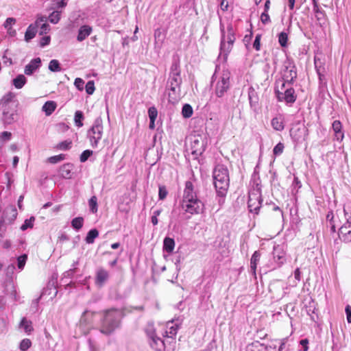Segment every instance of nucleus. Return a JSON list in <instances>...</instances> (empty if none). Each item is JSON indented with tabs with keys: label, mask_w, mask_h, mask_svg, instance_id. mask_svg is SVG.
<instances>
[{
	"label": "nucleus",
	"mask_w": 351,
	"mask_h": 351,
	"mask_svg": "<svg viewBox=\"0 0 351 351\" xmlns=\"http://www.w3.org/2000/svg\"><path fill=\"white\" fill-rule=\"evenodd\" d=\"M213 185L217 195L223 199L230 186V176L228 167L223 164H217L213 170Z\"/></svg>",
	"instance_id": "obj_3"
},
{
	"label": "nucleus",
	"mask_w": 351,
	"mask_h": 351,
	"mask_svg": "<svg viewBox=\"0 0 351 351\" xmlns=\"http://www.w3.org/2000/svg\"><path fill=\"white\" fill-rule=\"evenodd\" d=\"M85 88H86V92L87 93V94L92 95L94 93L95 89L94 82L92 80L88 81L86 84Z\"/></svg>",
	"instance_id": "obj_49"
},
{
	"label": "nucleus",
	"mask_w": 351,
	"mask_h": 351,
	"mask_svg": "<svg viewBox=\"0 0 351 351\" xmlns=\"http://www.w3.org/2000/svg\"><path fill=\"white\" fill-rule=\"evenodd\" d=\"M293 84H289L285 80H283L282 78L276 82L275 87V94L276 97H278L279 93H283L287 87L291 86Z\"/></svg>",
	"instance_id": "obj_24"
},
{
	"label": "nucleus",
	"mask_w": 351,
	"mask_h": 351,
	"mask_svg": "<svg viewBox=\"0 0 351 351\" xmlns=\"http://www.w3.org/2000/svg\"><path fill=\"white\" fill-rule=\"evenodd\" d=\"M26 82L27 79L25 77V75L22 74L17 75L16 77L12 80V84L17 89L23 88V86L26 84Z\"/></svg>",
	"instance_id": "obj_32"
},
{
	"label": "nucleus",
	"mask_w": 351,
	"mask_h": 351,
	"mask_svg": "<svg viewBox=\"0 0 351 351\" xmlns=\"http://www.w3.org/2000/svg\"><path fill=\"white\" fill-rule=\"evenodd\" d=\"M12 134L10 132H3L0 134V147L3 145V143L9 141L11 138Z\"/></svg>",
	"instance_id": "obj_48"
},
{
	"label": "nucleus",
	"mask_w": 351,
	"mask_h": 351,
	"mask_svg": "<svg viewBox=\"0 0 351 351\" xmlns=\"http://www.w3.org/2000/svg\"><path fill=\"white\" fill-rule=\"evenodd\" d=\"M95 312L90 311H85L80 319V323L82 324L88 325L92 323Z\"/></svg>",
	"instance_id": "obj_29"
},
{
	"label": "nucleus",
	"mask_w": 351,
	"mask_h": 351,
	"mask_svg": "<svg viewBox=\"0 0 351 351\" xmlns=\"http://www.w3.org/2000/svg\"><path fill=\"white\" fill-rule=\"evenodd\" d=\"M74 84L78 90H82L84 88V82L82 79L77 77L75 80Z\"/></svg>",
	"instance_id": "obj_57"
},
{
	"label": "nucleus",
	"mask_w": 351,
	"mask_h": 351,
	"mask_svg": "<svg viewBox=\"0 0 351 351\" xmlns=\"http://www.w3.org/2000/svg\"><path fill=\"white\" fill-rule=\"evenodd\" d=\"M108 272L106 270L104 269H98L96 274V284L99 286H102L108 280Z\"/></svg>",
	"instance_id": "obj_22"
},
{
	"label": "nucleus",
	"mask_w": 351,
	"mask_h": 351,
	"mask_svg": "<svg viewBox=\"0 0 351 351\" xmlns=\"http://www.w3.org/2000/svg\"><path fill=\"white\" fill-rule=\"evenodd\" d=\"M261 34H257L255 37L254 41L253 43V47L256 50L259 51L261 49Z\"/></svg>",
	"instance_id": "obj_56"
},
{
	"label": "nucleus",
	"mask_w": 351,
	"mask_h": 351,
	"mask_svg": "<svg viewBox=\"0 0 351 351\" xmlns=\"http://www.w3.org/2000/svg\"><path fill=\"white\" fill-rule=\"evenodd\" d=\"M206 143V138L199 135L191 138V152L194 159H197L203 154Z\"/></svg>",
	"instance_id": "obj_7"
},
{
	"label": "nucleus",
	"mask_w": 351,
	"mask_h": 351,
	"mask_svg": "<svg viewBox=\"0 0 351 351\" xmlns=\"http://www.w3.org/2000/svg\"><path fill=\"white\" fill-rule=\"evenodd\" d=\"M49 69L52 72H58L61 71L59 62L57 60H51L49 64Z\"/></svg>",
	"instance_id": "obj_41"
},
{
	"label": "nucleus",
	"mask_w": 351,
	"mask_h": 351,
	"mask_svg": "<svg viewBox=\"0 0 351 351\" xmlns=\"http://www.w3.org/2000/svg\"><path fill=\"white\" fill-rule=\"evenodd\" d=\"M271 124L276 131H282L285 128L283 118L281 116L273 118Z\"/></svg>",
	"instance_id": "obj_27"
},
{
	"label": "nucleus",
	"mask_w": 351,
	"mask_h": 351,
	"mask_svg": "<svg viewBox=\"0 0 351 351\" xmlns=\"http://www.w3.org/2000/svg\"><path fill=\"white\" fill-rule=\"evenodd\" d=\"M27 258V256L26 254L21 255L17 258L19 269H23V267L25 265Z\"/></svg>",
	"instance_id": "obj_53"
},
{
	"label": "nucleus",
	"mask_w": 351,
	"mask_h": 351,
	"mask_svg": "<svg viewBox=\"0 0 351 351\" xmlns=\"http://www.w3.org/2000/svg\"><path fill=\"white\" fill-rule=\"evenodd\" d=\"M274 258L275 261L277 263V264L278 265V266H281L286 261V258H285L283 253H282L281 255L276 254V253H274Z\"/></svg>",
	"instance_id": "obj_52"
},
{
	"label": "nucleus",
	"mask_w": 351,
	"mask_h": 351,
	"mask_svg": "<svg viewBox=\"0 0 351 351\" xmlns=\"http://www.w3.org/2000/svg\"><path fill=\"white\" fill-rule=\"evenodd\" d=\"M61 11H53L49 16V20L51 23L56 24L60 19Z\"/></svg>",
	"instance_id": "obj_40"
},
{
	"label": "nucleus",
	"mask_w": 351,
	"mask_h": 351,
	"mask_svg": "<svg viewBox=\"0 0 351 351\" xmlns=\"http://www.w3.org/2000/svg\"><path fill=\"white\" fill-rule=\"evenodd\" d=\"M230 88V77L228 75L223 74L215 86V93L217 97H222Z\"/></svg>",
	"instance_id": "obj_9"
},
{
	"label": "nucleus",
	"mask_w": 351,
	"mask_h": 351,
	"mask_svg": "<svg viewBox=\"0 0 351 351\" xmlns=\"http://www.w3.org/2000/svg\"><path fill=\"white\" fill-rule=\"evenodd\" d=\"M193 110L192 106L189 104H185L182 109V114L184 118H189L192 116Z\"/></svg>",
	"instance_id": "obj_35"
},
{
	"label": "nucleus",
	"mask_w": 351,
	"mask_h": 351,
	"mask_svg": "<svg viewBox=\"0 0 351 351\" xmlns=\"http://www.w3.org/2000/svg\"><path fill=\"white\" fill-rule=\"evenodd\" d=\"M72 165L69 163L63 165L60 169V175L66 179L71 178Z\"/></svg>",
	"instance_id": "obj_30"
},
{
	"label": "nucleus",
	"mask_w": 351,
	"mask_h": 351,
	"mask_svg": "<svg viewBox=\"0 0 351 351\" xmlns=\"http://www.w3.org/2000/svg\"><path fill=\"white\" fill-rule=\"evenodd\" d=\"M123 312L117 308H112L103 312L100 332L104 335L112 334L120 326Z\"/></svg>",
	"instance_id": "obj_4"
},
{
	"label": "nucleus",
	"mask_w": 351,
	"mask_h": 351,
	"mask_svg": "<svg viewBox=\"0 0 351 351\" xmlns=\"http://www.w3.org/2000/svg\"><path fill=\"white\" fill-rule=\"evenodd\" d=\"M57 104L53 101H48L43 106L42 110L47 116L51 115L56 110Z\"/></svg>",
	"instance_id": "obj_28"
},
{
	"label": "nucleus",
	"mask_w": 351,
	"mask_h": 351,
	"mask_svg": "<svg viewBox=\"0 0 351 351\" xmlns=\"http://www.w3.org/2000/svg\"><path fill=\"white\" fill-rule=\"evenodd\" d=\"M34 220L35 218L34 217H31L29 219H26L24 221V223L21 226V229L22 230H25L29 228H32Z\"/></svg>",
	"instance_id": "obj_47"
},
{
	"label": "nucleus",
	"mask_w": 351,
	"mask_h": 351,
	"mask_svg": "<svg viewBox=\"0 0 351 351\" xmlns=\"http://www.w3.org/2000/svg\"><path fill=\"white\" fill-rule=\"evenodd\" d=\"M93 154V151L86 149L80 155V161L82 162H86L88 158Z\"/></svg>",
	"instance_id": "obj_54"
},
{
	"label": "nucleus",
	"mask_w": 351,
	"mask_h": 351,
	"mask_svg": "<svg viewBox=\"0 0 351 351\" xmlns=\"http://www.w3.org/2000/svg\"><path fill=\"white\" fill-rule=\"evenodd\" d=\"M347 322L350 324L351 323V306L347 305L345 308Z\"/></svg>",
	"instance_id": "obj_64"
},
{
	"label": "nucleus",
	"mask_w": 351,
	"mask_h": 351,
	"mask_svg": "<svg viewBox=\"0 0 351 351\" xmlns=\"http://www.w3.org/2000/svg\"><path fill=\"white\" fill-rule=\"evenodd\" d=\"M292 193H293L295 189H300L302 187V183L297 176H294V179L291 185Z\"/></svg>",
	"instance_id": "obj_55"
},
{
	"label": "nucleus",
	"mask_w": 351,
	"mask_h": 351,
	"mask_svg": "<svg viewBox=\"0 0 351 351\" xmlns=\"http://www.w3.org/2000/svg\"><path fill=\"white\" fill-rule=\"evenodd\" d=\"M338 236L340 240L345 243L351 242V226L348 223H344L338 230Z\"/></svg>",
	"instance_id": "obj_14"
},
{
	"label": "nucleus",
	"mask_w": 351,
	"mask_h": 351,
	"mask_svg": "<svg viewBox=\"0 0 351 351\" xmlns=\"http://www.w3.org/2000/svg\"><path fill=\"white\" fill-rule=\"evenodd\" d=\"M251 182H252V189L249 194L256 195V197H262L261 181L259 176L256 175V172L254 173Z\"/></svg>",
	"instance_id": "obj_16"
},
{
	"label": "nucleus",
	"mask_w": 351,
	"mask_h": 351,
	"mask_svg": "<svg viewBox=\"0 0 351 351\" xmlns=\"http://www.w3.org/2000/svg\"><path fill=\"white\" fill-rule=\"evenodd\" d=\"M51 38L50 36H44L40 39V45L43 47L46 45H48L50 43Z\"/></svg>",
	"instance_id": "obj_63"
},
{
	"label": "nucleus",
	"mask_w": 351,
	"mask_h": 351,
	"mask_svg": "<svg viewBox=\"0 0 351 351\" xmlns=\"http://www.w3.org/2000/svg\"><path fill=\"white\" fill-rule=\"evenodd\" d=\"M297 99V95L292 86L287 87L283 93H279L277 99L278 101H285L287 104L292 105Z\"/></svg>",
	"instance_id": "obj_10"
},
{
	"label": "nucleus",
	"mask_w": 351,
	"mask_h": 351,
	"mask_svg": "<svg viewBox=\"0 0 351 351\" xmlns=\"http://www.w3.org/2000/svg\"><path fill=\"white\" fill-rule=\"evenodd\" d=\"M148 115L150 120L149 128L151 130H154L155 128V121L158 117V110L154 107H150L148 109Z\"/></svg>",
	"instance_id": "obj_26"
},
{
	"label": "nucleus",
	"mask_w": 351,
	"mask_h": 351,
	"mask_svg": "<svg viewBox=\"0 0 351 351\" xmlns=\"http://www.w3.org/2000/svg\"><path fill=\"white\" fill-rule=\"evenodd\" d=\"M64 158L65 156L64 154H59L48 158L47 161L51 164H56L64 160Z\"/></svg>",
	"instance_id": "obj_46"
},
{
	"label": "nucleus",
	"mask_w": 351,
	"mask_h": 351,
	"mask_svg": "<svg viewBox=\"0 0 351 351\" xmlns=\"http://www.w3.org/2000/svg\"><path fill=\"white\" fill-rule=\"evenodd\" d=\"M167 195V190L165 186H162L159 187L158 195L160 199H164Z\"/></svg>",
	"instance_id": "obj_58"
},
{
	"label": "nucleus",
	"mask_w": 351,
	"mask_h": 351,
	"mask_svg": "<svg viewBox=\"0 0 351 351\" xmlns=\"http://www.w3.org/2000/svg\"><path fill=\"white\" fill-rule=\"evenodd\" d=\"M220 32H221V41H220V48L221 49H223L226 46V35H225V29L224 25L220 20Z\"/></svg>",
	"instance_id": "obj_42"
},
{
	"label": "nucleus",
	"mask_w": 351,
	"mask_h": 351,
	"mask_svg": "<svg viewBox=\"0 0 351 351\" xmlns=\"http://www.w3.org/2000/svg\"><path fill=\"white\" fill-rule=\"evenodd\" d=\"M285 146L282 143H278L273 149V154L275 156H280L282 154Z\"/></svg>",
	"instance_id": "obj_45"
},
{
	"label": "nucleus",
	"mask_w": 351,
	"mask_h": 351,
	"mask_svg": "<svg viewBox=\"0 0 351 351\" xmlns=\"http://www.w3.org/2000/svg\"><path fill=\"white\" fill-rule=\"evenodd\" d=\"M6 230L5 219L2 217L0 219V239L3 238Z\"/></svg>",
	"instance_id": "obj_60"
},
{
	"label": "nucleus",
	"mask_w": 351,
	"mask_h": 351,
	"mask_svg": "<svg viewBox=\"0 0 351 351\" xmlns=\"http://www.w3.org/2000/svg\"><path fill=\"white\" fill-rule=\"evenodd\" d=\"M248 99L250 106L256 109L258 105V97L256 91L252 87L249 88Z\"/></svg>",
	"instance_id": "obj_21"
},
{
	"label": "nucleus",
	"mask_w": 351,
	"mask_h": 351,
	"mask_svg": "<svg viewBox=\"0 0 351 351\" xmlns=\"http://www.w3.org/2000/svg\"><path fill=\"white\" fill-rule=\"evenodd\" d=\"M18 114L16 110H10L9 108H4L3 112V119L5 124H12L17 120Z\"/></svg>",
	"instance_id": "obj_17"
},
{
	"label": "nucleus",
	"mask_w": 351,
	"mask_h": 351,
	"mask_svg": "<svg viewBox=\"0 0 351 351\" xmlns=\"http://www.w3.org/2000/svg\"><path fill=\"white\" fill-rule=\"evenodd\" d=\"M261 253L259 251H255L252 254L250 259V271L251 272L256 276V270L257 264L260 261Z\"/></svg>",
	"instance_id": "obj_25"
},
{
	"label": "nucleus",
	"mask_w": 351,
	"mask_h": 351,
	"mask_svg": "<svg viewBox=\"0 0 351 351\" xmlns=\"http://www.w3.org/2000/svg\"><path fill=\"white\" fill-rule=\"evenodd\" d=\"M313 12L315 13L318 21L322 19L320 15H324V11L319 8L318 3H315V6H313Z\"/></svg>",
	"instance_id": "obj_51"
},
{
	"label": "nucleus",
	"mask_w": 351,
	"mask_h": 351,
	"mask_svg": "<svg viewBox=\"0 0 351 351\" xmlns=\"http://www.w3.org/2000/svg\"><path fill=\"white\" fill-rule=\"evenodd\" d=\"M41 66V60L40 58L32 59L24 69V73L27 75H31Z\"/></svg>",
	"instance_id": "obj_18"
},
{
	"label": "nucleus",
	"mask_w": 351,
	"mask_h": 351,
	"mask_svg": "<svg viewBox=\"0 0 351 351\" xmlns=\"http://www.w3.org/2000/svg\"><path fill=\"white\" fill-rule=\"evenodd\" d=\"M332 128L335 134V139L341 142L344 138V132L343 131L342 124L340 121L335 120L332 124Z\"/></svg>",
	"instance_id": "obj_19"
},
{
	"label": "nucleus",
	"mask_w": 351,
	"mask_h": 351,
	"mask_svg": "<svg viewBox=\"0 0 351 351\" xmlns=\"http://www.w3.org/2000/svg\"><path fill=\"white\" fill-rule=\"evenodd\" d=\"M290 136L295 143H301L308 136V129L304 125L297 123L290 130Z\"/></svg>",
	"instance_id": "obj_8"
},
{
	"label": "nucleus",
	"mask_w": 351,
	"mask_h": 351,
	"mask_svg": "<svg viewBox=\"0 0 351 351\" xmlns=\"http://www.w3.org/2000/svg\"><path fill=\"white\" fill-rule=\"evenodd\" d=\"M84 119L83 112L80 110H77L75 113L74 122L77 127L81 128L83 126L82 121Z\"/></svg>",
	"instance_id": "obj_37"
},
{
	"label": "nucleus",
	"mask_w": 351,
	"mask_h": 351,
	"mask_svg": "<svg viewBox=\"0 0 351 351\" xmlns=\"http://www.w3.org/2000/svg\"><path fill=\"white\" fill-rule=\"evenodd\" d=\"M20 326L24 329L25 332L30 333L33 330L32 323L23 317L20 323Z\"/></svg>",
	"instance_id": "obj_34"
},
{
	"label": "nucleus",
	"mask_w": 351,
	"mask_h": 351,
	"mask_svg": "<svg viewBox=\"0 0 351 351\" xmlns=\"http://www.w3.org/2000/svg\"><path fill=\"white\" fill-rule=\"evenodd\" d=\"M203 202L197 197L194 186L191 181L185 182L183 193V199L180 204V209L191 215L198 214L204 210Z\"/></svg>",
	"instance_id": "obj_2"
},
{
	"label": "nucleus",
	"mask_w": 351,
	"mask_h": 351,
	"mask_svg": "<svg viewBox=\"0 0 351 351\" xmlns=\"http://www.w3.org/2000/svg\"><path fill=\"white\" fill-rule=\"evenodd\" d=\"M98 230L97 229H92L88 232L85 241L88 244L93 243L95 239H96L98 237Z\"/></svg>",
	"instance_id": "obj_33"
},
{
	"label": "nucleus",
	"mask_w": 351,
	"mask_h": 351,
	"mask_svg": "<svg viewBox=\"0 0 351 351\" xmlns=\"http://www.w3.org/2000/svg\"><path fill=\"white\" fill-rule=\"evenodd\" d=\"M32 346V341L29 339H23L19 345V348L22 351L27 350Z\"/></svg>",
	"instance_id": "obj_44"
},
{
	"label": "nucleus",
	"mask_w": 351,
	"mask_h": 351,
	"mask_svg": "<svg viewBox=\"0 0 351 351\" xmlns=\"http://www.w3.org/2000/svg\"><path fill=\"white\" fill-rule=\"evenodd\" d=\"M103 120L99 117L95 119L92 127L88 130L87 136L93 147H97L103 135Z\"/></svg>",
	"instance_id": "obj_6"
},
{
	"label": "nucleus",
	"mask_w": 351,
	"mask_h": 351,
	"mask_svg": "<svg viewBox=\"0 0 351 351\" xmlns=\"http://www.w3.org/2000/svg\"><path fill=\"white\" fill-rule=\"evenodd\" d=\"M170 79L171 81L168 82V84L170 83V90L168 91V93H165L164 95V99H167L168 101V104L174 106L176 102V93H175V87L173 86V82L176 81V73L173 72H171L170 73Z\"/></svg>",
	"instance_id": "obj_15"
},
{
	"label": "nucleus",
	"mask_w": 351,
	"mask_h": 351,
	"mask_svg": "<svg viewBox=\"0 0 351 351\" xmlns=\"http://www.w3.org/2000/svg\"><path fill=\"white\" fill-rule=\"evenodd\" d=\"M227 32V45L226 44L223 49H220V54L223 53L225 58H227L228 54L231 51L235 40L234 31L232 24L228 25Z\"/></svg>",
	"instance_id": "obj_11"
},
{
	"label": "nucleus",
	"mask_w": 351,
	"mask_h": 351,
	"mask_svg": "<svg viewBox=\"0 0 351 351\" xmlns=\"http://www.w3.org/2000/svg\"><path fill=\"white\" fill-rule=\"evenodd\" d=\"M92 31L93 29L90 26L86 25H82L79 29L77 40L79 42L83 41L91 34Z\"/></svg>",
	"instance_id": "obj_20"
},
{
	"label": "nucleus",
	"mask_w": 351,
	"mask_h": 351,
	"mask_svg": "<svg viewBox=\"0 0 351 351\" xmlns=\"http://www.w3.org/2000/svg\"><path fill=\"white\" fill-rule=\"evenodd\" d=\"M281 78L291 84H293L297 79V68L293 59L287 57L283 62L280 71Z\"/></svg>",
	"instance_id": "obj_5"
},
{
	"label": "nucleus",
	"mask_w": 351,
	"mask_h": 351,
	"mask_svg": "<svg viewBox=\"0 0 351 351\" xmlns=\"http://www.w3.org/2000/svg\"><path fill=\"white\" fill-rule=\"evenodd\" d=\"M88 205L90 210L93 213H96L97 212V198L96 196H92L90 197V199L88 201Z\"/></svg>",
	"instance_id": "obj_38"
},
{
	"label": "nucleus",
	"mask_w": 351,
	"mask_h": 351,
	"mask_svg": "<svg viewBox=\"0 0 351 351\" xmlns=\"http://www.w3.org/2000/svg\"><path fill=\"white\" fill-rule=\"evenodd\" d=\"M72 142L71 141H64L58 145V148L62 150L69 149L71 147Z\"/></svg>",
	"instance_id": "obj_50"
},
{
	"label": "nucleus",
	"mask_w": 351,
	"mask_h": 351,
	"mask_svg": "<svg viewBox=\"0 0 351 351\" xmlns=\"http://www.w3.org/2000/svg\"><path fill=\"white\" fill-rule=\"evenodd\" d=\"M288 36L287 33L282 32L278 34V42L281 47H285L287 46Z\"/></svg>",
	"instance_id": "obj_43"
},
{
	"label": "nucleus",
	"mask_w": 351,
	"mask_h": 351,
	"mask_svg": "<svg viewBox=\"0 0 351 351\" xmlns=\"http://www.w3.org/2000/svg\"><path fill=\"white\" fill-rule=\"evenodd\" d=\"M14 96L13 93L9 92L2 97L1 102L4 108H8V104L12 100Z\"/></svg>",
	"instance_id": "obj_39"
},
{
	"label": "nucleus",
	"mask_w": 351,
	"mask_h": 351,
	"mask_svg": "<svg viewBox=\"0 0 351 351\" xmlns=\"http://www.w3.org/2000/svg\"><path fill=\"white\" fill-rule=\"evenodd\" d=\"M84 224V219L82 217H77L72 219L71 226L76 230H80Z\"/></svg>",
	"instance_id": "obj_36"
},
{
	"label": "nucleus",
	"mask_w": 351,
	"mask_h": 351,
	"mask_svg": "<svg viewBox=\"0 0 351 351\" xmlns=\"http://www.w3.org/2000/svg\"><path fill=\"white\" fill-rule=\"evenodd\" d=\"M261 22L263 24H265V25L267 24L268 23H269L270 22V17H269V15L268 14V13L266 12H263L261 14Z\"/></svg>",
	"instance_id": "obj_62"
},
{
	"label": "nucleus",
	"mask_w": 351,
	"mask_h": 351,
	"mask_svg": "<svg viewBox=\"0 0 351 351\" xmlns=\"http://www.w3.org/2000/svg\"><path fill=\"white\" fill-rule=\"evenodd\" d=\"M40 25V34H46L49 30V25L46 23V21L40 22L39 26Z\"/></svg>",
	"instance_id": "obj_59"
},
{
	"label": "nucleus",
	"mask_w": 351,
	"mask_h": 351,
	"mask_svg": "<svg viewBox=\"0 0 351 351\" xmlns=\"http://www.w3.org/2000/svg\"><path fill=\"white\" fill-rule=\"evenodd\" d=\"M175 246V242L173 239L166 237L163 241V250L165 252L171 253L173 252Z\"/></svg>",
	"instance_id": "obj_31"
},
{
	"label": "nucleus",
	"mask_w": 351,
	"mask_h": 351,
	"mask_svg": "<svg viewBox=\"0 0 351 351\" xmlns=\"http://www.w3.org/2000/svg\"><path fill=\"white\" fill-rule=\"evenodd\" d=\"M16 23V19H14V18H8L4 24H3V26L6 29H10L12 26V25Z\"/></svg>",
	"instance_id": "obj_61"
},
{
	"label": "nucleus",
	"mask_w": 351,
	"mask_h": 351,
	"mask_svg": "<svg viewBox=\"0 0 351 351\" xmlns=\"http://www.w3.org/2000/svg\"><path fill=\"white\" fill-rule=\"evenodd\" d=\"M173 319L168 322L167 327L169 331L166 330L163 335L164 339H161L156 333V328L154 323L148 322L145 328V332L149 339V345L151 348L156 351H162L165 349L168 350H174L175 341L173 336L176 335V328L173 326H169L172 324Z\"/></svg>",
	"instance_id": "obj_1"
},
{
	"label": "nucleus",
	"mask_w": 351,
	"mask_h": 351,
	"mask_svg": "<svg viewBox=\"0 0 351 351\" xmlns=\"http://www.w3.org/2000/svg\"><path fill=\"white\" fill-rule=\"evenodd\" d=\"M44 21H47V18L45 16H40L36 21L35 23L29 25L25 34V40L26 42H29L31 39L34 38L37 32V28L40 22Z\"/></svg>",
	"instance_id": "obj_13"
},
{
	"label": "nucleus",
	"mask_w": 351,
	"mask_h": 351,
	"mask_svg": "<svg viewBox=\"0 0 351 351\" xmlns=\"http://www.w3.org/2000/svg\"><path fill=\"white\" fill-rule=\"evenodd\" d=\"M268 347L266 345L255 341L247 346L245 351H266Z\"/></svg>",
	"instance_id": "obj_23"
},
{
	"label": "nucleus",
	"mask_w": 351,
	"mask_h": 351,
	"mask_svg": "<svg viewBox=\"0 0 351 351\" xmlns=\"http://www.w3.org/2000/svg\"><path fill=\"white\" fill-rule=\"evenodd\" d=\"M262 202V197H256V195L249 194L247 205L250 212L254 213L258 215L261 207Z\"/></svg>",
	"instance_id": "obj_12"
}]
</instances>
